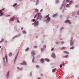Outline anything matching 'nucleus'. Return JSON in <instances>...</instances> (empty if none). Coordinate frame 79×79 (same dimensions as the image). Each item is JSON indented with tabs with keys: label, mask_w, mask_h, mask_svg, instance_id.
<instances>
[{
	"label": "nucleus",
	"mask_w": 79,
	"mask_h": 79,
	"mask_svg": "<svg viewBox=\"0 0 79 79\" xmlns=\"http://www.w3.org/2000/svg\"><path fill=\"white\" fill-rule=\"evenodd\" d=\"M37 15L38 16L37 19H36V21H37L38 19L40 20V19H42V16L40 15V13H38L37 15H36L35 16L34 18H36Z\"/></svg>",
	"instance_id": "1"
},
{
	"label": "nucleus",
	"mask_w": 79,
	"mask_h": 79,
	"mask_svg": "<svg viewBox=\"0 0 79 79\" xmlns=\"http://www.w3.org/2000/svg\"><path fill=\"white\" fill-rule=\"evenodd\" d=\"M39 21H37V22H36L35 21V23H33L32 24V25H34L35 26H37L39 25Z\"/></svg>",
	"instance_id": "2"
},
{
	"label": "nucleus",
	"mask_w": 79,
	"mask_h": 79,
	"mask_svg": "<svg viewBox=\"0 0 79 79\" xmlns=\"http://www.w3.org/2000/svg\"><path fill=\"white\" fill-rule=\"evenodd\" d=\"M21 65H27V63L26 61L23 60L22 63H20Z\"/></svg>",
	"instance_id": "3"
},
{
	"label": "nucleus",
	"mask_w": 79,
	"mask_h": 79,
	"mask_svg": "<svg viewBox=\"0 0 79 79\" xmlns=\"http://www.w3.org/2000/svg\"><path fill=\"white\" fill-rule=\"evenodd\" d=\"M31 54L32 55V56H34L35 55V52L34 51H32L31 52Z\"/></svg>",
	"instance_id": "4"
},
{
	"label": "nucleus",
	"mask_w": 79,
	"mask_h": 79,
	"mask_svg": "<svg viewBox=\"0 0 79 79\" xmlns=\"http://www.w3.org/2000/svg\"><path fill=\"white\" fill-rule=\"evenodd\" d=\"M73 38H71L70 40V45H73Z\"/></svg>",
	"instance_id": "5"
},
{
	"label": "nucleus",
	"mask_w": 79,
	"mask_h": 79,
	"mask_svg": "<svg viewBox=\"0 0 79 79\" xmlns=\"http://www.w3.org/2000/svg\"><path fill=\"white\" fill-rule=\"evenodd\" d=\"M65 23H69V24H70L71 23L70 21L69 20H66Z\"/></svg>",
	"instance_id": "6"
},
{
	"label": "nucleus",
	"mask_w": 79,
	"mask_h": 79,
	"mask_svg": "<svg viewBox=\"0 0 79 79\" xmlns=\"http://www.w3.org/2000/svg\"><path fill=\"white\" fill-rule=\"evenodd\" d=\"M50 21V17H48L47 19V21H48V22H49Z\"/></svg>",
	"instance_id": "7"
},
{
	"label": "nucleus",
	"mask_w": 79,
	"mask_h": 79,
	"mask_svg": "<svg viewBox=\"0 0 79 79\" xmlns=\"http://www.w3.org/2000/svg\"><path fill=\"white\" fill-rule=\"evenodd\" d=\"M52 58H55V55L54 53H52Z\"/></svg>",
	"instance_id": "8"
},
{
	"label": "nucleus",
	"mask_w": 79,
	"mask_h": 79,
	"mask_svg": "<svg viewBox=\"0 0 79 79\" xmlns=\"http://www.w3.org/2000/svg\"><path fill=\"white\" fill-rule=\"evenodd\" d=\"M64 53H66V54H69V52L67 51H64Z\"/></svg>",
	"instance_id": "9"
},
{
	"label": "nucleus",
	"mask_w": 79,
	"mask_h": 79,
	"mask_svg": "<svg viewBox=\"0 0 79 79\" xmlns=\"http://www.w3.org/2000/svg\"><path fill=\"white\" fill-rule=\"evenodd\" d=\"M44 60V59H41V60H40V62H41V63H44V60Z\"/></svg>",
	"instance_id": "10"
},
{
	"label": "nucleus",
	"mask_w": 79,
	"mask_h": 79,
	"mask_svg": "<svg viewBox=\"0 0 79 79\" xmlns=\"http://www.w3.org/2000/svg\"><path fill=\"white\" fill-rule=\"evenodd\" d=\"M66 48L65 47H62L60 48L61 50H64V49H65Z\"/></svg>",
	"instance_id": "11"
},
{
	"label": "nucleus",
	"mask_w": 79,
	"mask_h": 79,
	"mask_svg": "<svg viewBox=\"0 0 79 79\" xmlns=\"http://www.w3.org/2000/svg\"><path fill=\"white\" fill-rule=\"evenodd\" d=\"M73 48H74V47L72 46L70 48V49L71 50H73Z\"/></svg>",
	"instance_id": "12"
},
{
	"label": "nucleus",
	"mask_w": 79,
	"mask_h": 79,
	"mask_svg": "<svg viewBox=\"0 0 79 79\" xmlns=\"http://www.w3.org/2000/svg\"><path fill=\"white\" fill-rule=\"evenodd\" d=\"M56 68L52 70V73H54V72H55V71H56Z\"/></svg>",
	"instance_id": "13"
},
{
	"label": "nucleus",
	"mask_w": 79,
	"mask_h": 79,
	"mask_svg": "<svg viewBox=\"0 0 79 79\" xmlns=\"http://www.w3.org/2000/svg\"><path fill=\"white\" fill-rule=\"evenodd\" d=\"M57 15V14H54L52 17L53 18H54V17H55V16H56Z\"/></svg>",
	"instance_id": "14"
},
{
	"label": "nucleus",
	"mask_w": 79,
	"mask_h": 79,
	"mask_svg": "<svg viewBox=\"0 0 79 79\" xmlns=\"http://www.w3.org/2000/svg\"><path fill=\"white\" fill-rule=\"evenodd\" d=\"M38 11H39V10H38V9H36L35 10V12H36V13L38 12Z\"/></svg>",
	"instance_id": "15"
},
{
	"label": "nucleus",
	"mask_w": 79,
	"mask_h": 79,
	"mask_svg": "<svg viewBox=\"0 0 79 79\" xmlns=\"http://www.w3.org/2000/svg\"><path fill=\"white\" fill-rule=\"evenodd\" d=\"M14 19H15V17H13L12 19H10V20H11V21H13V20H14Z\"/></svg>",
	"instance_id": "16"
},
{
	"label": "nucleus",
	"mask_w": 79,
	"mask_h": 79,
	"mask_svg": "<svg viewBox=\"0 0 79 79\" xmlns=\"http://www.w3.org/2000/svg\"><path fill=\"white\" fill-rule=\"evenodd\" d=\"M12 55V53L11 52H10V53L9 54V56H11Z\"/></svg>",
	"instance_id": "17"
},
{
	"label": "nucleus",
	"mask_w": 79,
	"mask_h": 79,
	"mask_svg": "<svg viewBox=\"0 0 79 79\" xmlns=\"http://www.w3.org/2000/svg\"><path fill=\"white\" fill-rule=\"evenodd\" d=\"M23 34H26V32L25 31L23 30Z\"/></svg>",
	"instance_id": "18"
},
{
	"label": "nucleus",
	"mask_w": 79,
	"mask_h": 79,
	"mask_svg": "<svg viewBox=\"0 0 79 79\" xmlns=\"http://www.w3.org/2000/svg\"><path fill=\"white\" fill-rule=\"evenodd\" d=\"M46 61L48 62V61H50V60L46 58Z\"/></svg>",
	"instance_id": "19"
},
{
	"label": "nucleus",
	"mask_w": 79,
	"mask_h": 79,
	"mask_svg": "<svg viewBox=\"0 0 79 79\" xmlns=\"http://www.w3.org/2000/svg\"><path fill=\"white\" fill-rule=\"evenodd\" d=\"M16 5H17V3H15L14 4V5H13V6H14V7L16 6Z\"/></svg>",
	"instance_id": "20"
},
{
	"label": "nucleus",
	"mask_w": 79,
	"mask_h": 79,
	"mask_svg": "<svg viewBox=\"0 0 79 79\" xmlns=\"http://www.w3.org/2000/svg\"><path fill=\"white\" fill-rule=\"evenodd\" d=\"M6 61L7 60H8V58H7V55L6 54Z\"/></svg>",
	"instance_id": "21"
},
{
	"label": "nucleus",
	"mask_w": 79,
	"mask_h": 79,
	"mask_svg": "<svg viewBox=\"0 0 79 79\" xmlns=\"http://www.w3.org/2000/svg\"><path fill=\"white\" fill-rule=\"evenodd\" d=\"M73 3V1H70L69 2V4L70 5H71V3Z\"/></svg>",
	"instance_id": "22"
},
{
	"label": "nucleus",
	"mask_w": 79,
	"mask_h": 79,
	"mask_svg": "<svg viewBox=\"0 0 79 79\" xmlns=\"http://www.w3.org/2000/svg\"><path fill=\"white\" fill-rule=\"evenodd\" d=\"M3 41H4V40L3 39H2L0 41V43H2V42H3Z\"/></svg>",
	"instance_id": "23"
},
{
	"label": "nucleus",
	"mask_w": 79,
	"mask_h": 79,
	"mask_svg": "<svg viewBox=\"0 0 79 79\" xmlns=\"http://www.w3.org/2000/svg\"><path fill=\"white\" fill-rule=\"evenodd\" d=\"M50 16V15L48 14V15H47L45 17V18H48V17H49V16Z\"/></svg>",
	"instance_id": "24"
},
{
	"label": "nucleus",
	"mask_w": 79,
	"mask_h": 79,
	"mask_svg": "<svg viewBox=\"0 0 79 79\" xmlns=\"http://www.w3.org/2000/svg\"><path fill=\"white\" fill-rule=\"evenodd\" d=\"M4 14V13H3V12L2 13H1V15H0V16H2V15H3Z\"/></svg>",
	"instance_id": "25"
},
{
	"label": "nucleus",
	"mask_w": 79,
	"mask_h": 79,
	"mask_svg": "<svg viewBox=\"0 0 79 79\" xmlns=\"http://www.w3.org/2000/svg\"><path fill=\"white\" fill-rule=\"evenodd\" d=\"M9 74H10V72L9 71H8V72L7 74V76H8Z\"/></svg>",
	"instance_id": "26"
},
{
	"label": "nucleus",
	"mask_w": 79,
	"mask_h": 79,
	"mask_svg": "<svg viewBox=\"0 0 79 79\" xmlns=\"http://www.w3.org/2000/svg\"><path fill=\"white\" fill-rule=\"evenodd\" d=\"M35 58V57H33V60H32V61L33 62H34V59Z\"/></svg>",
	"instance_id": "27"
},
{
	"label": "nucleus",
	"mask_w": 79,
	"mask_h": 79,
	"mask_svg": "<svg viewBox=\"0 0 79 79\" xmlns=\"http://www.w3.org/2000/svg\"><path fill=\"white\" fill-rule=\"evenodd\" d=\"M27 50H29V48H26V49H25V51H26H26H27Z\"/></svg>",
	"instance_id": "28"
},
{
	"label": "nucleus",
	"mask_w": 79,
	"mask_h": 79,
	"mask_svg": "<svg viewBox=\"0 0 79 79\" xmlns=\"http://www.w3.org/2000/svg\"><path fill=\"white\" fill-rule=\"evenodd\" d=\"M69 5H70L69 4H67L66 5V6L67 7H68V6H69Z\"/></svg>",
	"instance_id": "29"
},
{
	"label": "nucleus",
	"mask_w": 79,
	"mask_h": 79,
	"mask_svg": "<svg viewBox=\"0 0 79 79\" xmlns=\"http://www.w3.org/2000/svg\"><path fill=\"white\" fill-rule=\"evenodd\" d=\"M75 7H76V8H77V7H79V5H76L75 6Z\"/></svg>",
	"instance_id": "30"
},
{
	"label": "nucleus",
	"mask_w": 79,
	"mask_h": 79,
	"mask_svg": "<svg viewBox=\"0 0 79 79\" xmlns=\"http://www.w3.org/2000/svg\"><path fill=\"white\" fill-rule=\"evenodd\" d=\"M44 48H46V45H44L43 47Z\"/></svg>",
	"instance_id": "31"
},
{
	"label": "nucleus",
	"mask_w": 79,
	"mask_h": 79,
	"mask_svg": "<svg viewBox=\"0 0 79 79\" xmlns=\"http://www.w3.org/2000/svg\"><path fill=\"white\" fill-rule=\"evenodd\" d=\"M34 48H37V46H35L34 47Z\"/></svg>",
	"instance_id": "32"
},
{
	"label": "nucleus",
	"mask_w": 79,
	"mask_h": 79,
	"mask_svg": "<svg viewBox=\"0 0 79 79\" xmlns=\"http://www.w3.org/2000/svg\"><path fill=\"white\" fill-rule=\"evenodd\" d=\"M41 52L44 51V48H41Z\"/></svg>",
	"instance_id": "33"
},
{
	"label": "nucleus",
	"mask_w": 79,
	"mask_h": 79,
	"mask_svg": "<svg viewBox=\"0 0 79 79\" xmlns=\"http://www.w3.org/2000/svg\"><path fill=\"white\" fill-rule=\"evenodd\" d=\"M43 10H44L43 9H42L40 11V12H42V11H43Z\"/></svg>",
	"instance_id": "34"
},
{
	"label": "nucleus",
	"mask_w": 79,
	"mask_h": 79,
	"mask_svg": "<svg viewBox=\"0 0 79 79\" xmlns=\"http://www.w3.org/2000/svg\"><path fill=\"white\" fill-rule=\"evenodd\" d=\"M39 65H36V68H39Z\"/></svg>",
	"instance_id": "35"
},
{
	"label": "nucleus",
	"mask_w": 79,
	"mask_h": 79,
	"mask_svg": "<svg viewBox=\"0 0 79 79\" xmlns=\"http://www.w3.org/2000/svg\"><path fill=\"white\" fill-rule=\"evenodd\" d=\"M10 16V15H6V17H8V16Z\"/></svg>",
	"instance_id": "36"
},
{
	"label": "nucleus",
	"mask_w": 79,
	"mask_h": 79,
	"mask_svg": "<svg viewBox=\"0 0 79 79\" xmlns=\"http://www.w3.org/2000/svg\"><path fill=\"white\" fill-rule=\"evenodd\" d=\"M61 44H64V42L63 41H62L61 42Z\"/></svg>",
	"instance_id": "37"
},
{
	"label": "nucleus",
	"mask_w": 79,
	"mask_h": 79,
	"mask_svg": "<svg viewBox=\"0 0 79 79\" xmlns=\"http://www.w3.org/2000/svg\"><path fill=\"white\" fill-rule=\"evenodd\" d=\"M17 58V56H16L15 57V61H16V59Z\"/></svg>",
	"instance_id": "38"
},
{
	"label": "nucleus",
	"mask_w": 79,
	"mask_h": 79,
	"mask_svg": "<svg viewBox=\"0 0 79 79\" xmlns=\"http://www.w3.org/2000/svg\"><path fill=\"white\" fill-rule=\"evenodd\" d=\"M2 10H0V14H1V13H2Z\"/></svg>",
	"instance_id": "39"
},
{
	"label": "nucleus",
	"mask_w": 79,
	"mask_h": 79,
	"mask_svg": "<svg viewBox=\"0 0 79 79\" xmlns=\"http://www.w3.org/2000/svg\"><path fill=\"white\" fill-rule=\"evenodd\" d=\"M53 50H54V48H52V49H51V51H53Z\"/></svg>",
	"instance_id": "40"
},
{
	"label": "nucleus",
	"mask_w": 79,
	"mask_h": 79,
	"mask_svg": "<svg viewBox=\"0 0 79 79\" xmlns=\"http://www.w3.org/2000/svg\"><path fill=\"white\" fill-rule=\"evenodd\" d=\"M66 1L68 2H69V0H66Z\"/></svg>",
	"instance_id": "41"
},
{
	"label": "nucleus",
	"mask_w": 79,
	"mask_h": 79,
	"mask_svg": "<svg viewBox=\"0 0 79 79\" xmlns=\"http://www.w3.org/2000/svg\"><path fill=\"white\" fill-rule=\"evenodd\" d=\"M64 58H67V57H68L67 56H64Z\"/></svg>",
	"instance_id": "42"
},
{
	"label": "nucleus",
	"mask_w": 79,
	"mask_h": 79,
	"mask_svg": "<svg viewBox=\"0 0 79 79\" xmlns=\"http://www.w3.org/2000/svg\"><path fill=\"white\" fill-rule=\"evenodd\" d=\"M59 42H57L56 43L57 44H59Z\"/></svg>",
	"instance_id": "43"
},
{
	"label": "nucleus",
	"mask_w": 79,
	"mask_h": 79,
	"mask_svg": "<svg viewBox=\"0 0 79 79\" xmlns=\"http://www.w3.org/2000/svg\"><path fill=\"white\" fill-rule=\"evenodd\" d=\"M33 22H34V21H35V19H33Z\"/></svg>",
	"instance_id": "44"
},
{
	"label": "nucleus",
	"mask_w": 79,
	"mask_h": 79,
	"mask_svg": "<svg viewBox=\"0 0 79 79\" xmlns=\"http://www.w3.org/2000/svg\"><path fill=\"white\" fill-rule=\"evenodd\" d=\"M60 67H62V64H60Z\"/></svg>",
	"instance_id": "45"
},
{
	"label": "nucleus",
	"mask_w": 79,
	"mask_h": 79,
	"mask_svg": "<svg viewBox=\"0 0 79 79\" xmlns=\"http://www.w3.org/2000/svg\"><path fill=\"white\" fill-rule=\"evenodd\" d=\"M62 64L63 66H64V63H63Z\"/></svg>",
	"instance_id": "46"
},
{
	"label": "nucleus",
	"mask_w": 79,
	"mask_h": 79,
	"mask_svg": "<svg viewBox=\"0 0 79 79\" xmlns=\"http://www.w3.org/2000/svg\"><path fill=\"white\" fill-rule=\"evenodd\" d=\"M40 75H41V76H43V74H40Z\"/></svg>",
	"instance_id": "47"
},
{
	"label": "nucleus",
	"mask_w": 79,
	"mask_h": 79,
	"mask_svg": "<svg viewBox=\"0 0 79 79\" xmlns=\"http://www.w3.org/2000/svg\"><path fill=\"white\" fill-rule=\"evenodd\" d=\"M5 10V8H4L2 9V10Z\"/></svg>",
	"instance_id": "48"
},
{
	"label": "nucleus",
	"mask_w": 79,
	"mask_h": 79,
	"mask_svg": "<svg viewBox=\"0 0 79 79\" xmlns=\"http://www.w3.org/2000/svg\"><path fill=\"white\" fill-rule=\"evenodd\" d=\"M17 21L18 23L19 22V20H18Z\"/></svg>",
	"instance_id": "49"
},
{
	"label": "nucleus",
	"mask_w": 79,
	"mask_h": 79,
	"mask_svg": "<svg viewBox=\"0 0 79 79\" xmlns=\"http://www.w3.org/2000/svg\"><path fill=\"white\" fill-rule=\"evenodd\" d=\"M37 79H41V78H40L39 77L37 78Z\"/></svg>",
	"instance_id": "50"
},
{
	"label": "nucleus",
	"mask_w": 79,
	"mask_h": 79,
	"mask_svg": "<svg viewBox=\"0 0 79 79\" xmlns=\"http://www.w3.org/2000/svg\"><path fill=\"white\" fill-rule=\"evenodd\" d=\"M23 28L22 27L21 28V30H23Z\"/></svg>",
	"instance_id": "51"
},
{
	"label": "nucleus",
	"mask_w": 79,
	"mask_h": 79,
	"mask_svg": "<svg viewBox=\"0 0 79 79\" xmlns=\"http://www.w3.org/2000/svg\"><path fill=\"white\" fill-rule=\"evenodd\" d=\"M7 42V40H6L5 41V43H6V42Z\"/></svg>",
	"instance_id": "52"
},
{
	"label": "nucleus",
	"mask_w": 79,
	"mask_h": 79,
	"mask_svg": "<svg viewBox=\"0 0 79 79\" xmlns=\"http://www.w3.org/2000/svg\"><path fill=\"white\" fill-rule=\"evenodd\" d=\"M1 47H2V46H0V48H1Z\"/></svg>",
	"instance_id": "53"
},
{
	"label": "nucleus",
	"mask_w": 79,
	"mask_h": 79,
	"mask_svg": "<svg viewBox=\"0 0 79 79\" xmlns=\"http://www.w3.org/2000/svg\"><path fill=\"white\" fill-rule=\"evenodd\" d=\"M45 35H44V37H45Z\"/></svg>",
	"instance_id": "54"
},
{
	"label": "nucleus",
	"mask_w": 79,
	"mask_h": 79,
	"mask_svg": "<svg viewBox=\"0 0 79 79\" xmlns=\"http://www.w3.org/2000/svg\"><path fill=\"white\" fill-rule=\"evenodd\" d=\"M17 69H19V67H17Z\"/></svg>",
	"instance_id": "55"
},
{
	"label": "nucleus",
	"mask_w": 79,
	"mask_h": 79,
	"mask_svg": "<svg viewBox=\"0 0 79 79\" xmlns=\"http://www.w3.org/2000/svg\"><path fill=\"white\" fill-rule=\"evenodd\" d=\"M62 40V39H60V40Z\"/></svg>",
	"instance_id": "56"
}]
</instances>
